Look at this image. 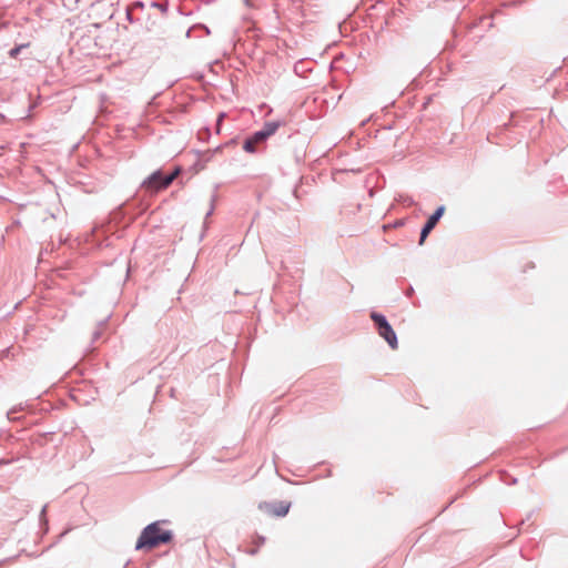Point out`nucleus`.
<instances>
[{
	"label": "nucleus",
	"instance_id": "obj_1",
	"mask_svg": "<svg viewBox=\"0 0 568 568\" xmlns=\"http://www.w3.org/2000/svg\"><path fill=\"white\" fill-rule=\"evenodd\" d=\"M164 521H154L148 525L138 538L135 549L136 550H151L159 547L162 544H168L172 540V532L163 529L162 524Z\"/></svg>",
	"mask_w": 568,
	"mask_h": 568
},
{
	"label": "nucleus",
	"instance_id": "obj_2",
	"mask_svg": "<svg viewBox=\"0 0 568 568\" xmlns=\"http://www.w3.org/2000/svg\"><path fill=\"white\" fill-rule=\"evenodd\" d=\"M180 169H175L172 173L163 175L162 172L156 171L151 174L144 182L143 187L150 192H158L166 189L179 175Z\"/></svg>",
	"mask_w": 568,
	"mask_h": 568
},
{
	"label": "nucleus",
	"instance_id": "obj_3",
	"mask_svg": "<svg viewBox=\"0 0 568 568\" xmlns=\"http://www.w3.org/2000/svg\"><path fill=\"white\" fill-rule=\"evenodd\" d=\"M371 318L374 321V323L376 324L377 326V331H378V334L385 338V341L388 343V345L393 348V349H396L397 348V337H396V334L394 332V329L392 328V326L388 324V322L386 321V318L381 315V314H377L375 312H373L371 314Z\"/></svg>",
	"mask_w": 568,
	"mask_h": 568
},
{
	"label": "nucleus",
	"instance_id": "obj_4",
	"mask_svg": "<svg viewBox=\"0 0 568 568\" xmlns=\"http://www.w3.org/2000/svg\"><path fill=\"white\" fill-rule=\"evenodd\" d=\"M290 506L286 501L264 503L260 505V509L268 515L283 517L288 513Z\"/></svg>",
	"mask_w": 568,
	"mask_h": 568
},
{
	"label": "nucleus",
	"instance_id": "obj_5",
	"mask_svg": "<svg viewBox=\"0 0 568 568\" xmlns=\"http://www.w3.org/2000/svg\"><path fill=\"white\" fill-rule=\"evenodd\" d=\"M444 212H445V207L444 206H439L435 211V213L429 216V219L427 220L425 226L422 230L419 244H423L425 242L426 237L432 232V230L436 226V224L438 223L439 219L443 216Z\"/></svg>",
	"mask_w": 568,
	"mask_h": 568
},
{
	"label": "nucleus",
	"instance_id": "obj_6",
	"mask_svg": "<svg viewBox=\"0 0 568 568\" xmlns=\"http://www.w3.org/2000/svg\"><path fill=\"white\" fill-rule=\"evenodd\" d=\"M281 125L282 123L278 121H270L264 124L261 131L265 134L266 138H268L273 135Z\"/></svg>",
	"mask_w": 568,
	"mask_h": 568
},
{
	"label": "nucleus",
	"instance_id": "obj_7",
	"mask_svg": "<svg viewBox=\"0 0 568 568\" xmlns=\"http://www.w3.org/2000/svg\"><path fill=\"white\" fill-rule=\"evenodd\" d=\"M243 149L246 152L253 153L256 150V143L250 138L244 142Z\"/></svg>",
	"mask_w": 568,
	"mask_h": 568
},
{
	"label": "nucleus",
	"instance_id": "obj_8",
	"mask_svg": "<svg viewBox=\"0 0 568 568\" xmlns=\"http://www.w3.org/2000/svg\"><path fill=\"white\" fill-rule=\"evenodd\" d=\"M267 138L265 136V134L262 132V131H257L254 133V135L252 136V140L258 144L263 141H265Z\"/></svg>",
	"mask_w": 568,
	"mask_h": 568
},
{
	"label": "nucleus",
	"instance_id": "obj_9",
	"mask_svg": "<svg viewBox=\"0 0 568 568\" xmlns=\"http://www.w3.org/2000/svg\"><path fill=\"white\" fill-rule=\"evenodd\" d=\"M23 47H24V45H18V47H16V48L11 49V50H10V52H9V55H10L11 58H17V57H18V54H19V52H20V50H21Z\"/></svg>",
	"mask_w": 568,
	"mask_h": 568
},
{
	"label": "nucleus",
	"instance_id": "obj_10",
	"mask_svg": "<svg viewBox=\"0 0 568 568\" xmlns=\"http://www.w3.org/2000/svg\"><path fill=\"white\" fill-rule=\"evenodd\" d=\"M223 116H224L223 114H221V115L219 116L217 125H220L221 121L223 120Z\"/></svg>",
	"mask_w": 568,
	"mask_h": 568
}]
</instances>
